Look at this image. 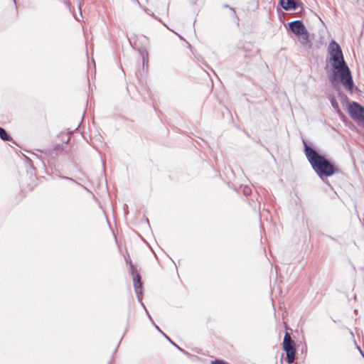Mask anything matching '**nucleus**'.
Returning <instances> with one entry per match:
<instances>
[{"instance_id":"nucleus-9","label":"nucleus","mask_w":364,"mask_h":364,"mask_svg":"<svg viewBox=\"0 0 364 364\" xmlns=\"http://www.w3.org/2000/svg\"><path fill=\"white\" fill-rule=\"evenodd\" d=\"M0 138L4 141H8L10 139L6 130L1 127H0Z\"/></svg>"},{"instance_id":"nucleus-5","label":"nucleus","mask_w":364,"mask_h":364,"mask_svg":"<svg viewBox=\"0 0 364 364\" xmlns=\"http://www.w3.org/2000/svg\"><path fill=\"white\" fill-rule=\"evenodd\" d=\"M291 31L297 36L306 31L304 23L301 21H294L289 23Z\"/></svg>"},{"instance_id":"nucleus-2","label":"nucleus","mask_w":364,"mask_h":364,"mask_svg":"<svg viewBox=\"0 0 364 364\" xmlns=\"http://www.w3.org/2000/svg\"><path fill=\"white\" fill-rule=\"evenodd\" d=\"M303 142L305 154L309 162L311 165L313 170L323 181L325 182L328 177L339 171V169L328 159L309 146L305 141H303Z\"/></svg>"},{"instance_id":"nucleus-6","label":"nucleus","mask_w":364,"mask_h":364,"mask_svg":"<svg viewBox=\"0 0 364 364\" xmlns=\"http://www.w3.org/2000/svg\"><path fill=\"white\" fill-rule=\"evenodd\" d=\"M134 287L138 300L141 302L142 296V284L141 282V277L139 274L134 278Z\"/></svg>"},{"instance_id":"nucleus-10","label":"nucleus","mask_w":364,"mask_h":364,"mask_svg":"<svg viewBox=\"0 0 364 364\" xmlns=\"http://www.w3.org/2000/svg\"><path fill=\"white\" fill-rule=\"evenodd\" d=\"M211 364H228V363L222 360H215L212 361Z\"/></svg>"},{"instance_id":"nucleus-1","label":"nucleus","mask_w":364,"mask_h":364,"mask_svg":"<svg viewBox=\"0 0 364 364\" xmlns=\"http://www.w3.org/2000/svg\"><path fill=\"white\" fill-rule=\"evenodd\" d=\"M329 63L332 66V73L328 75V79L333 85L341 81L343 87L348 91H352L354 83L350 70L344 60L341 47L335 41L330 43L328 48Z\"/></svg>"},{"instance_id":"nucleus-7","label":"nucleus","mask_w":364,"mask_h":364,"mask_svg":"<svg viewBox=\"0 0 364 364\" xmlns=\"http://www.w3.org/2000/svg\"><path fill=\"white\" fill-rule=\"evenodd\" d=\"M300 43L306 48H311L312 43L309 40V34L308 31H305L302 34L297 36Z\"/></svg>"},{"instance_id":"nucleus-14","label":"nucleus","mask_w":364,"mask_h":364,"mask_svg":"<svg viewBox=\"0 0 364 364\" xmlns=\"http://www.w3.org/2000/svg\"><path fill=\"white\" fill-rule=\"evenodd\" d=\"M154 326H155L156 328L158 331H159L161 333H163V335H164V336H166V335H165V334H164V333L160 330V328H159L156 324H154Z\"/></svg>"},{"instance_id":"nucleus-8","label":"nucleus","mask_w":364,"mask_h":364,"mask_svg":"<svg viewBox=\"0 0 364 364\" xmlns=\"http://www.w3.org/2000/svg\"><path fill=\"white\" fill-rule=\"evenodd\" d=\"M280 4L286 11L295 10L298 6L295 0H280Z\"/></svg>"},{"instance_id":"nucleus-13","label":"nucleus","mask_w":364,"mask_h":364,"mask_svg":"<svg viewBox=\"0 0 364 364\" xmlns=\"http://www.w3.org/2000/svg\"><path fill=\"white\" fill-rule=\"evenodd\" d=\"M244 191H245V194H246V195H249L250 193V190L249 188L245 189Z\"/></svg>"},{"instance_id":"nucleus-15","label":"nucleus","mask_w":364,"mask_h":364,"mask_svg":"<svg viewBox=\"0 0 364 364\" xmlns=\"http://www.w3.org/2000/svg\"><path fill=\"white\" fill-rule=\"evenodd\" d=\"M146 314H147V315H148L149 318L151 320H152V319H151V316L149 314L148 311H147L146 310Z\"/></svg>"},{"instance_id":"nucleus-4","label":"nucleus","mask_w":364,"mask_h":364,"mask_svg":"<svg viewBox=\"0 0 364 364\" xmlns=\"http://www.w3.org/2000/svg\"><path fill=\"white\" fill-rule=\"evenodd\" d=\"M283 348L286 351L287 362L292 363L295 359V344L291 340L289 333H286L284 337Z\"/></svg>"},{"instance_id":"nucleus-3","label":"nucleus","mask_w":364,"mask_h":364,"mask_svg":"<svg viewBox=\"0 0 364 364\" xmlns=\"http://www.w3.org/2000/svg\"><path fill=\"white\" fill-rule=\"evenodd\" d=\"M350 117L361 127H364V107L357 102H353L349 105Z\"/></svg>"},{"instance_id":"nucleus-11","label":"nucleus","mask_w":364,"mask_h":364,"mask_svg":"<svg viewBox=\"0 0 364 364\" xmlns=\"http://www.w3.org/2000/svg\"><path fill=\"white\" fill-rule=\"evenodd\" d=\"M178 350H179L181 352L183 353L184 354L186 355H188V353L186 352V350H184L183 349H182L181 348H180L179 346H177L176 348Z\"/></svg>"},{"instance_id":"nucleus-12","label":"nucleus","mask_w":364,"mask_h":364,"mask_svg":"<svg viewBox=\"0 0 364 364\" xmlns=\"http://www.w3.org/2000/svg\"><path fill=\"white\" fill-rule=\"evenodd\" d=\"M165 337L176 347L177 348V346H178V345H176V343H174L167 336H165Z\"/></svg>"}]
</instances>
